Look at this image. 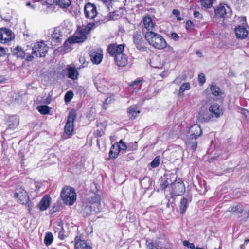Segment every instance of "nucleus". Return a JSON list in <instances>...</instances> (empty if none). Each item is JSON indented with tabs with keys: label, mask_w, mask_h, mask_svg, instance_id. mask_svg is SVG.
Segmentation results:
<instances>
[{
	"label": "nucleus",
	"mask_w": 249,
	"mask_h": 249,
	"mask_svg": "<svg viewBox=\"0 0 249 249\" xmlns=\"http://www.w3.org/2000/svg\"><path fill=\"white\" fill-rule=\"evenodd\" d=\"M17 200V202L22 204L25 205L27 208L29 212H30L33 208V203L29 201V197L28 196L26 192H23V195L21 194L18 197H16Z\"/></svg>",
	"instance_id": "ddd939ff"
},
{
	"label": "nucleus",
	"mask_w": 249,
	"mask_h": 249,
	"mask_svg": "<svg viewBox=\"0 0 249 249\" xmlns=\"http://www.w3.org/2000/svg\"><path fill=\"white\" fill-rule=\"evenodd\" d=\"M115 60L116 64L119 67H124L128 64L131 65V60H128L127 56L124 54L123 52L116 54L115 57Z\"/></svg>",
	"instance_id": "4468645a"
},
{
	"label": "nucleus",
	"mask_w": 249,
	"mask_h": 249,
	"mask_svg": "<svg viewBox=\"0 0 249 249\" xmlns=\"http://www.w3.org/2000/svg\"><path fill=\"white\" fill-rule=\"evenodd\" d=\"M172 14L176 16L177 18V20L178 21H181L183 18L179 17L180 12L178 9H174L172 11Z\"/></svg>",
	"instance_id": "3c124183"
},
{
	"label": "nucleus",
	"mask_w": 249,
	"mask_h": 249,
	"mask_svg": "<svg viewBox=\"0 0 249 249\" xmlns=\"http://www.w3.org/2000/svg\"><path fill=\"white\" fill-rule=\"evenodd\" d=\"M67 41H68V39L65 41L64 44V47L66 48L67 47H69V46L71 44H73V43H68V42L67 44H66V43H67Z\"/></svg>",
	"instance_id": "0e129e2a"
},
{
	"label": "nucleus",
	"mask_w": 249,
	"mask_h": 249,
	"mask_svg": "<svg viewBox=\"0 0 249 249\" xmlns=\"http://www.w3.org/2000/svg\"><path fill=\"white\" fill-rule=\"evenodd\" d=\"M55 1L56 0H46L45 4L44 5H46V8L48 10L53 11L54 9Z\"/></svg>",
	"instance_id": "4c0bfd02"
},
{
	"label": "nucleus",
	"mask_w": 249,
	"mask_h": 249,
	"mask_svg": "<svg viewBox=\"0 0 249 249\" xmlns=\"http://www.w3.org/2000/svg\"><path fill=\"white\" fill-rule=\"evenodd\" d=\"M210 89L213 95H214L215 96H218L220 95L221 93V89L215 83L212 84L210 87Z\"/></svg>",
	"instance_id": "473e14b6"
},
{
	"label": "nucleus",
	"mask_w": 249,
	"mask_h": 249,
	"mask_svg": "<svg viewBox=\"0 0 249 249\" xmlns=\"http://www.w3.org/2000/svg\"><path fill=\"white\" fill-rule=\"evenodd\" d=\"M90 59L95 64H100L103 59V55L96 51H91L90 53Z\"/></svg>",
	"instance_id": "b1692460"
},
{
	"label": "nucleus",
	"mask_w": 249,
	"mask_h": 249,
	"mask_svg": "<svg viewBox=\"0 0 249 249\" xmlns=\"http://www.w3.org/2000/svg\"><path fill=\"white\" fill-rule=\"evenodd\" d=\"M76 117L75 110L73 109L69 113L67 122L64 127L65 133L68 135H71L73 130V122Z\"/></svg>",
	"instance_id": "0eeeda50"
},
{
	"label": "nucleus",
	"mask_w": 249,
	"mask_h": 249,
	"mask_svg": "<svg viewBox=\"0 0 249 249\" xmlns=\"http://www.w3.org/2000/svg\"><path fill=\"white\" fill-rule=\"evenodd\" d=\"M209 111L212 113L216 117H219L223 114L222 109L220 108V106L217 104L211 105L209 109Z\"/></svg>",
	"instance_id": "393cba45"
},
{
	"label": "nucleus",
	"mask_w": 249,
	"mask_h": 249,
	"mask_svg": "<svg viewBox=\"0 0 249 249\" xmlns=\"http://www.w3.org/2000/svg\"><path fill=\"white\" fill-rule=\"evenodd\" d=\"M116 145L117 146H118L120 152H122V153H124V152L125 151L127 148L125 143L123 142L122 140L117 143Z\"/></svg>",
	"instance_id": "a18cd8bd"
},
{
	"label": "nucleus",
	"mask_w": 249,
	"mask_h": 249,
	"mask_svg": "<svg viewBox=\"0 0 249 249\" xmlns=\"http://www.w3.org/2000/svg\"><path fill=\"white\" fill-rule=\"evenodd\" d=\"M201 6L205 8H210L216 2V0H200Z\"/></svg>",
	"instance_id": "f704fd0d"
},
{
	"label": "nucleus",
	"mask_w": 249,
	"mask_h": 249,
	"mask_svg": "<svg viewBox=\"0 0 249 249\" xmlns=\"http://www.w3.org/2000/svg\"><path fill=\"white\" fill-rule=\"evenodd\" d=\"M172 191L171 194L175 196H181L185 192V187L183 182L180 179H174L171 184Z\"/></svg>",
	"instance_id": "423d86ee"
},
{
	"label": "nucleus",
	"mask_w": 249,
	"mask_h": 249,
	"mask_svg": "<svg viewBox=\"0 0 249 249\" xmlns=\"http://www.w3.org/2000/svg\"><path fill=\"white\" fill-rule=\"evenodd\" d=\"M109 17L110 19H117L118 18H119L121 16L120 14L118 13V12L116 11H113L112 12H109L108 13Z\"/></svg>",
	"instance_id": "79ce46f5"
},
{
	"label": "nucleus",
	"mask_w": 249,
	"mask_h": 249,
	"mask_svg": "<svg viewBox=\"0 0 249 249\" xmlns=\"http://www.w3.org/2000/svg\"><path fill=\"white\" fill-rule=\"evenodd\" d=\"M60 196L64 203L69 205H72L76 199L74 190L70 187H64L61 191Z\"/></svg>",
	"instance_id": "7ed1b4c3"
},
{
	"label": "nucleus",
	"mask_w": 249,
	"mask_h": 249,
	"mask_svg": "<svg viewBox=\"0 0 249 249\" xmlns=\"http://www.w3.org/2000/svg\"><path fill=\"white\" fill-rule=\"evenodd\" d=\"M132 145H133V149L136 150L137 148V142H135L134 143H132Z\"/></svg>",
	"instance_id": "338daca9"
},
{
	"label": "nucleus",
	"mask_w": 249,
	"mask_h": 249,
	"mask_svg": "<svg viewBox=\"0 0 249 249\" xmlns=\"http://www.w3.org/2000/svg\"><path fill=\"white\" fill-rule=\"evenodd\" d=\"M74 245L75 249H92V247L86 241L79 239L78 237L75 238Z\"/></svg>",
	"instance_id": "6ab92c4d"
},
{
	"label": "nucleus",
	"mask_w": 249,
	"mask_h": 249,
	"mask_svg": "<svg viewBox=\"0 0 249 249\" xmlns=\"http://www.w3.org/2000/svg\"><path fill=\"white\" fill-rule=\"evenodd\" d=\"M73 96V93L72 91H69L66 92L64 97V100L66 103H69Z\"/></svg>",
	"instance_id": "37998d69"
},
{
	"label": "nucleus",
	"mask_w": 249,
	"mask_h": 249,
	"mask_svg": "<svg viewBox=\"0 0 249 249\" xmlns=\"http://www.w3.org/2000/svg\"><path fill=\"white\" fill-rule=\"evenodd\" d=\"M171 37L173 38L175 41H177L179 39V36L176 33H172L171 34Z\"/></svg>",
	"instance_id": "bf43d9fd"
},
{
	"label": "nucleus",
	"mask_w": 249,
	"mask_h": 249,
	"mask_svg": "<svg viewBox=\"0 0 249 249\" xmlns=\"http://www.w3.org/2000/svg\"><path fill=\"white\" fill-rule=\"evenodd\" d=\"M138 106L136 105L131 106L128 108L127 113L130 119H135L137 115L140 113V111L138 110Z\"/></svg>",
	"instance_id": "aec40b11"
},
{
	"label": "nucleus",
	"mask_w": 249,
	"mask_h": 249,
	"mask_svg": "<svg viewBox=\"0 0 249 249\" xmlns=\"http://www.w3.org/2000/svg\"><path fill=\"white\" fill-rule=\"evenodd\" d=\"M112 99L111 97H109L106 99L105 100L103 107L104 109H107V105L109 104L112 102Z\"/></svg>",
	"instance_id": "5fc2aeb1"
},
{
	"label": "nucleus",
	"mask_w": 249,
	"mask_h": 249,
	"mask_svg": "<svg viewBox=\"0 0 249 249\" xmlns=\"http://www.w3.org/2000/svg\"><path fill=\"white\" fill-rule=\"evenodd\" d=\"M133 42L136 48L142 51H145L146 48V42L142 37V34L141 32H136L133 36Z\"/></svg>",
	"instance_id": "6e6552de"
},
{
	"label": "nucleus",
	"mask_w": 249,
	"mask_h": 249,
	"mask_svg": "<svg viewBox=\"0 0 249 249\" xmlns=\"http://www.w3.org/2000/svg\"><path fill=\"white\" fill-rule=\"evenodd\" d=\"M26 192L24 189L22 187H19L17 188L16 192L14 194V196L15 197H18V196H19L21 194L23 195V192Z\"/></svg>",
	"instance_id": "09e8293b"
},
{
	"label": "nucleus",
	"mask_w": 249,
	"mask_h": 249,
	"mask_svg": "<svg viewBox=\"0 0 249 249\" xmlns=\"http://www.w3.org/2000/svg\"><path fill=\"white\" fill-rule=\"evenodd\" d=\"M68 78L74 80L78 78V72L74 67L68 65L66 68Z\"/></svg>",
	"instance_id": "5701e85b"
},
{
	"label": "nucleus",
	"mask_w": 249,
	"mask_h": 249,
	"mask_svg": "<svg viewBox=\"0 0 249 249\" xmlns=\"http://www.w3.org/2000/svg\"><path fill=\"white\" fill-rule=\"evenodd\" d=\"M143 23L145 28L148 30V32H154V24L150 17H145L143 18Z\"/></svg>",
	"instance_id": "a878e982"
},
{
	"label": "nucleus",
	"mask_w": 249,
	"mask_h": 249,
	"mask_svg": "<svg viewBox=\"0 0 249 249\" xmlns=\"http://www.w3.org/2000/svg\"><path fill=\"white\" fill-rule=\"evenodd\" d=\"M189 131L190 135L186 142L188 146L190 147L194 152L197 147V142L196 140L201 135L202 131L199 125L194 124L190 127Z\"/></svg>",
	"instance_id": "f03ea898"
},
{
	"label": "nucleus",
	"mask_w": 249,
	"mask_h": 249,
	"mask_svg": "<svg viewBox=\"0 0 249 249\" xmlns=\"http://www.w3.org/2000/svg\"><path fill=\"white\" fill-rule=\"evenodd\" d=\"M58 227H54V231L55 232H58V237L59 239L63 240L64 238V236L63 234H61L62 231H64V228L63 225L61 223L58 222L57 223Z\"/></svg>",
	"instance_id": "72a5a7b5"
},
{
	"label": "nucleus",
	"mask_w": 249,
	"mask_h": 249,
	"mask_svg": "<svg viewBox=\"0 0 249 249\" xmlns=\"http://www.w3.org/2000/svg\"><path fill=\"white\" fill-rule=\"evenodd\" d=\"M177 176L176 174L170 173L165 175L160 179V186L162 190H165L169 185L173 183L174 179H176Z\"/></svg>",
	"instance_id": "9d476101"
},
{
	"label": "nucleus",
	"mask_w": 249,
	"mask_h": 249,
	"mask_svg": "<svg viewBox=\"0 0 249 249\" xmlns=\"http://www.w3.org/2000/svg\"><path fill=\"white\" fill-rule=\"evenodd\" d=\"M87 39V36L81 30L78 33H77L75 36L69 37L68 39V41L66 44L68 43H82Z\"/></svg>",
	"instance_id": "f3484780"
},
{
	"label": "nucleus",
	"mask_w": 249,
	"mask_h": 249,
	"mask_svg": "<svg viewBox=\"0 0 249 249\" xmlns=\"http://www.w3.org/2000/svg\"><path fill=\"white\" fill-rule=\"evenodd\" d=\"M160 162V156H156L153 161L151 162L150 165L152 168L158 167Z\"/></svg>",
	"instance_id": "c03bdc74"
},
{
	"label": "nucleus",
	"mask_w": 249,
	"mask_h": 249,
	"mask_svg": "<svg viewBox=\"0 0 249 249\" xmlns=\"http://www.w3.org/2000/svg\"><path fill=\"white\" fill-rule=\"evenodd\" d=\"M198 80L199 84L201 86L203 85L206 81V78L204 74L203 73L199 74L198 75Z\"/></svg>",
	"instance_id": "8fccbe9b"
},
{
	"label": "nucleus",
	"mask_w": 249,
	"mask_h": 249,
	"mask_svg": "<svg viewBox=\"0 0 249 249\" xmlns=\"http://www.w3.org/2000/svg\"><path fill=\"white\" fill-rule=\"evenodd\" d=\"M51 101V100L50 98H47L45 99V103L46 104H49L50 103Z\"/></svg>",
	"instance_id": "69168bd1"
},
{
	"label": "nucleus",
	"mask_w": 249,
	"mask_h": 249,
	"mask_svg": "<svg viewBox=\"0 0 249 249\" xmlns=\"http://www.w3.org/2000/svg\"><path fill=\"white\" fill-rule=\"evenodd\" d=\"M51 198L48 196H45L41 199L38 203V207L41 211L46 210L49 206L51 203Z\"/></svg>",
	"instance_id": "412c9836"
},
{
	"label": "nucleus",
	"mask_w": 249,
	"mask_h": 249,
	"mask_svg": "<svg viewBox=\"0 0 249 249\" xmlns=\"http://www.w3.org/2000/svg\"><path fill=\"white\" fill-rule=\"evenodd\" d=\"M142 187L144 189H148L152 184V180L148 177H145L140 182Z\"/></svg>",
	"instance_id": "c756f323"
},
{
	"label": "nucleus",
	"mask_w": 249,
	"mask_h": 249,
	"mask_svg": "<svg viewBox=\"0 0 249 249\" xmlns=\"http://www.w3.org/2000/svg\"><path fill=\"white\" fill-rule=\"evenodd\" d=\"M151 249H158V248L151 244Z\"/></svg>",
	"instance_id": "774afa93"
},
{
	"label": "nucleus",
	"mask_w": 249,
	"mask_h": 249,
	"mask_svg": "<svg viewBox=\"0 0 249 249\" xmlns=\"http://www.w3.org/2000/svg\"><path fill=\"white\" fill-rule=\"evenodd\" d=\"M227 211L230 212L232 214L237 216L239 218H243L246 220L247 218L248 211L245 210L244 206L241 204H238L230 207Z\"/></svg>",
	"instance_id": "39448f33"
},
{
	"label": "nucleus",
	"mask_w": 249,
	"mask_h": 249,
	"mask_svg": "<svg viewBox=\"0 0 249 249\" xmlns=\"http://www.w3.org/2000/svg\"><path fill=\"white\" fill-rule=\"evenodd\" d=\"M106 6L107 11H110L112 8V0H99Z\"/></svg>",
	"instance_id": "ea45409f"
},
{
	"label": "nucleus",
	"mask_w": 249,
	"mask_h": 249,
	"mask_svg": "<svg viewBox=\"0 0 249 249\" xmlns=\"http://www.w3.org/2000/svg\"><path fill=\"white\" fill-rule=\"evenodd\" d=\"M32 54L36 56L42 57L47 54L48 50V47L43 41L38 42L35 43L32 47Z\"/></svg>",
	"instance_id": "20e7f679"
},
{
	"label": "nucleus",
	"mask_w": 249,
	"mask_h": 249,
	"mask_svg": "<svg viewBox=\"0 0 249 249\" xmlns=\"http://www.w3.org/2000/svg\"><path fill=\"white\" fill-rule=\"evenodd\" d=\"M71 4L70 0H56L55 5L62 8H67Z\"/></svg>",
	"instance_id": "c9c22d12"
},
{
	"label": "nucleus",
	"mask_w": 249,
	"mask_h": 249,
	"mask_svg": "<svg viewBox=\"0 0 249 249\" xmlns=\"http://www.w3.org/2000/svg\"><path fill=\"white\" fill-rule=\"evenodd\" d=\"M124 44L118 45L117 44L113 43L108 46L107 50L109 54L115 57L116 54L122 53L124 50Z\"/></svg>",
	"instance_id": "2eb2a0df"
},
{
	"label": "nucleus",
	"mask_w": 249,
	"mask_h": 249,
	"mask_svg": "<svg viewBox=\"0 0 249 249\" xmlns=\"http://www.w3.org/2000/svg\"><path fill=\"white\" fill-rule=\"evenodd\" d=\"M200 14L199 13V11H195L194 12V16L195 17V18H198L199 17Z\"/></svg>",
	"instance_id": "e2e57ef3"
},
{
	"label": "nucleus",
	"mask_w": 249,
	"mask_h": 249,
	"mask_svg": "<svg viewBox=\"0 0 249 249\" xmlns=\"http://www.w3.org/2000/svg\"><path fill=\"white\" fill-rule=\"evenodd\" d=\"M13 38L12 32L10 30L4 28L0 29V42L5 43L10 41Z\"/></svg>",
	"instance_id": "dca6fc26"
},
{
	"label": "nucleus",
	"mask_w": 249,
	"mask_h": 249,
	"mask_svg": "<svg viewBox=\"0 0 249 249\" xmlns=\"http://www.w3.org/2000/svg\"><path fill=\"white\" fill-rule=\"evenodd\" d=\"M144 37L148 43L155 49L161 50L167 46V43L160 35L154 32H147Z\"/></svg>",
	"instance_id": "f257e3e1"
},
{
	"label": "nucleus",
	"mask_w": 249,
	"mask_h": 249,
	"mask_svg": "<svg viewBox=\"0 0 249 249\" xmlns=\"http://www.w3.org/2000/svg\"><path fill=\"white\" fill-rule=\"evenodd\" d=\"M183 244L184 246L187 247L191 249H195L196 248L193 243H190L189 241L187 240L184 241Z\"/></svg>",
	"instance_id": "864d4df0"
},
{
	"label": "nucleus",
	"mask_w": 249,
	"mask_h": 249,
	"mask_svg": "<svg viewBox=\"0 0 249 249\" xmlns=\"http://www.w3.org/2000/svg\"><path fill=\"white\" fill-rule=\"evenodd\" d=\"M98 211L96 209L95 207H93L92 206H91V204H87L83 208V213L87 216L91 214L92 212L96 213Z\"/></svg>",
	"instance_id": "cd10ccee"
},
{
	"label": "nucleus",
	"mask_w": 249,
	"mask_h": 249,
	"mask_svg": "<svg viewBox=\"0 0 249 249\" xmlns=\"http://www.w3.org/2000/svg\"><path fill=\"white\" fill-rule=\"evenodd\" d=\"M8 52V48L0 46V57H2L6 55Z\"/></svg>",
	"instance_id": "603ef678"
},
{
	"label": "nucleus",
	"mask_w": 249,
	"mask_h": 249,
	"mask_svg": "<svg viewBox=\"0 0 249 249\" xmlns=\"http://www.w3.org/2000/svg\"><path fill=\"white\" fill-rule=\"evenodd\" d=\"M242 20L243 22L242 25H238L235 29L236 36L239 39H244L246 38L249 33L246 28L247 24L246 23V18H242Z\"/></svg>",
	"instance_id": "1a4fd4ad"
},
{
	"label": "nucleus",
	"mask_w": 249,
	"mask_h": 249,
	"mask_svg": "<svg viewBox=\"0 0 249 249\" xmlns=\"http://www.w3.org/2000/svg\"><path fill=\"white\" fill-rule=\"evenodd\" d=\"M193 26H194L193 23L191 21L188 20L187 21V22L186 23V29H187V30L192 29H193Z\"/></svg>",
	"instance_id": "4d7b16f0"
},
{
	"label": "nucleus",
	"mask_w": 249,
	"mask_h": 249,
	"mask_svg": "<svg viewBox=\"0 0 249 249\" xmlns=\"http://www.w3.org/2000/svg\"><path fill=\"white\" fill-rule=\"evenodd\" d=\"M142 81V79L141 78H138L134 80V81H132L131 82V84H130L129 85L134 86L135 85H139L140 86L141 85L140 84V83Z\"/></svg>",
	"instance_id": "6e6d98bb"
},
{
	"label": "nucleus",
	"mask_w": 249,
	"mask_h": 249,
	"mask_svg": "<svg viewBox=\"0 0 249 249\" xmlns=\"http://www.w3.org/2000/svg\"><path fill=\"white\" fill-rule=\"evenodd\" d=\"M190 89V84L189 83H184L180 86L179 89V93H182L184 91L189 90Z\"/></svg>",
	"instance_id": "49530a36"
},
{
	"label": "nucleus",
	"mask_w": 249,
	"mask_h": 249,
	"mask_svg": "<svg viewBox=\"0 0 249 249\" xmlns=\"http://www.w3.org/2000/svg\"><path fill=\"white\" fill-rule=\"evenodd\" d=\"M33 54H32V55H27L26 57V60L28 61H31L34 59V56H33Z\"/></svg>",
	"instance_id": "680f3d73"
},
{
	"label": "nucleus",
	"mask_w": 249,
	"mask_h": 249,
	"mask_svg": "<svg viewBox=\"0 0 249 249\" xmlns=\"http://www.w3.org/2000/svg\"><path fill=\"white\" fill-rule=\"evenodd\" d=\"M94 135L97 137H100L102 136L103 131L101 130H97L94 133Z\"/></svg>",
	"instance_id": "13d9d810"
},
{
	"label": "nucleus",
	"mask_w": 249,
	"mask_h": 249,
	"mask_svg": "<svg viewBox=\"0 0 249 249\" xmlns=\"http://www.w3.org/2000/svg\"><path fill=\"white\" fill-rule=\"evenodd\" d=\"M206 116L207 115L204 112L200 111L198 114V120L201 122H207L209 121V118Z\"/></svg>",
	"instance_id": "a19ab883"
},
{
	"label": "nucleus",
	"mask_w": 249,
	"mask_h": 249,
	"mask_svg": "<svg viewBox=\"0 0 249 249\" xmlns=\"http://www.w3.org/2000/svg\"><path fill=\"white\" fill-rule=\"evenodd\" d=\"M12 54L17 57L24 58L26 56V53L19 47L14 48L12 51Z\"/></svg>",
	"instance_id": "7c9ffc66"
},
{
	"label": "nucleus",
	"mask_w": 249,
	"mask_h": 249,
	"mask_svg": "<svg viewBox=\"0 0 249 249\" xmlns=\"http://www.w3.org/2000/svg\"><path fill=\"white\" fill-rule=\"evenodd\" d=\"M62 36L59 30L57 29H54L51 35L52 40H53L55 43L60 42L62 40Z\"/></svg>",
	"instance_id": "c85d7f7f"
},
{
	"label": "nucleus",
	"mask_w": 249,
	"mask_h": 249,
	"mask_svg": "<svg viewBox=\"0 0 249 249\" xmlns=\"http://www.w3.org/2000/svg\"><path fill=\"white\" fill-rule=\"evenodd\" d=\"M100 196L98 195H94L89 199V204H91L93 207H95L98 211H99V207L101 205Z\"/></svg>",
	"instance_id": "bb28decb"
},
{
	"label": "nucleus",
	"mask_w": 249,
	"mask_h": 249,
	"mask_svg": "<svg viewBox=\"0 0 249 249\" xmlns=\"http://www.w3.org/2000/svg\"><path fill=\"white\" fill-rule=\"evenodd\" d=\"M84 14L88 18H94L97 14L96 6L91 3H87L84 7Z\"/></svg>",
	"instance_id": "f8f14e48"
},
{
	"label": "nucleus",
	"mask_w": 249,
	"mask_h": 249,
	"mask_svg": "<svg viewBox=\"0 0 249 249\" xmlns=\"http://www.w3.org/2000/svg\"><path fill=\"white\" fill-rule=\"evenodd\" d=\"M192 201V197L189 196L183 197L180 202L179 210L180 213L183 214L188 207V204Z\"/></svg>",
	"instance_id": "a211bd4d"
},
{
	"label": "nucleus",
	"mask_w": 249,
	"mask_h": 249,
	"mask_svg": "<svg viewBox=\"0 0 249 249\" xmlns=\"http://www.w3.org/2000/svg\"><path fill=\"white\" fill-rule=\"evenodd\" d=\"M94 23L88 24L84 28L82 29L81 31L87 35V34L90 31V30H91L92 28L94 26Z\"/></svg>",
	"instance_id": "de8ad7c7"
},
{
	"label": "nucleus",
	"mask_w": 249,
	"mask_h": 249,
	"mask_svg": "<svg viewBox=\"0 0 249 249\" xmlns=\"http://www.w3.org/2000/svg\"><path fill=\"white\" fill-rule=\"evenodd\" d=\"M37 108L38 111L42 114H49L50 109V108L47 105L38 106Z\"/></svg>",
	"instance_id": "e433bc0d"
},
{
	"label": "nucleus",
	"mask_w": 249,
	"mask_h": 249,
	"mask_svg": "<svg viewBox=\"0 0 249 249\" xmlns=\"http://www.w3.org/2000/svg\"><path fill=\"white\" fill-rule=\"evenodd\" d=\"M231 9L227 5L219 4L215 9V14L217 17L225 18L230 16L231 14Z\"/></svg>",
	"instance_id": "9b49d317"
},
{
	"label": "nucleus",
	"mask_w": 249,
	"mask_h": 249,
	"mask_svg": "<svg viewBox=\"0 0 249 249\" xmlns=\"http://www.w3.org/2000/svg\"><path fill=\"white\" fill-rule=\"evenodd\" d=\"M19 119L18 116L13 115L9 117L7 120L8 128L13 129L15 128L18 124Z\"/></svg>",
	"instance_id": "4be33fe9"
},
{
	"label": "nucleus",
	"mask_w": 249,
	"mask_h": 249,
	"mask_svg": "<svg viewBox=\"0 0 249 249\" xmlns=\"http://www.w3.org/2000/svg\"><path fill=\"white\" fill-rule=\"evenodd\" d=\"M59 210V206L58 205L54 206L51 210L52 213H55Z\"/></svg>",
	"instance_id": "052dcab7"
},
{
	"label": "nucleus",
	"mask_w": 249,
	"mask_h": 249,
	"mask_svg": "<svg viewBox=\"0 0 249 249\" xmlns=\"http://www.w3.org/2000/svg\"><path fill=\"white\" fill-rule=\"evenodd\" d=\"M119 152H121L118 146H117L116 144L112 145L109 153L110 158L115 159L117 158Z\"/></svg>",
	"instance_id": "2f4dec72"
},
{
	"label": "nucleus",
	"mask_w": 249,
	"mask_h": 249,
	"mask_svg": "<svg viewBox=\"0 0 249 249\" xmlns=\"http://www.w3.org/2000/svg\"><path fill=\"white\" fill-rule=\"evenodd\" d=\"M53 236L51 232L46 234L44 238V243L46 246L50 245L53 241Z\"/></svg>",
	"instance_id": "58836bf2"
}]
</instances>
